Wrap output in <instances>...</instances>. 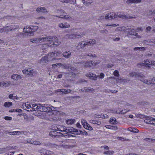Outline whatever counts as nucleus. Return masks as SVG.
<instances>
[{
	"instance_id": "1",
	"label": "nucleus",
	"mask_w": 155,
	"mask_h": 155,
	"mask_svg": "<svg viewBox=\"0 0 155 155\" xmlns=\"http://www.w3.org/2000/svg\"><path fill=\"white\" fill-rule=\"evenodd\" d=\"M32 108L33 110H30V111L38 110L43 111L41 112V114L40 117L42 119H46L49 120L51 121H58L60 120L59 115L60 112L55 110H54V107L48 105H42L40 104H34L32 105Z\"/></svg>"
},
{
	"instance_id": "2",
	"label": "nucleus",
	"mask_w": 155,
	"mask_h": 155,
	"mask_svg": "<svg viewBox=\"0 0 155 155\" xmlns=\"http://www.w3.org/2000/svg\"><path fill=\"white\" fill-rule=\"evenodd\" d=\"M137 16L133 15L129 16L128 15H123V13L118 12L117 13L114 12H111L109 13L106 15L105 18L106 19H114L118 17L121 18L123 19L132 18H135Z\"/></svg>"
},
{
	"instance_id": "3",
	"label": "nucleus",
	"mask_w": 155,
	"mask_h": 155,
	"mask_svg": "<svg viewBox=\"0 0 155 155\" xmlns=\"http://www.w3.org/2000/svg\"><path fill=\"white\" fill-rule=\"evenodd\" d=\"M52 130L56 131L64 132L66 134L68 133H71L73 134L77 133L78 131L76 129L72 127H70L67 129L64 126L61 125H55L52 128Z\"/></svg>"
},
{
	"instance_id": "4",
	"label": "nucleus",
	"mask_w": 155,
	"mask_h": 155,
	"mask_svg": "<svg viewBox=\"0 0 155 155\" xmlns=\"http://www.w3.org/2000/svg\"><path fill=\"white\" fill-rule=\"evenodd\" d=\"M130 75L132 77L138 78L140 80L146 84H155V78L152 79V80H148L147 79H145L143 75H141L140 74H137L134 72H132L130 73Z\"/></svg>"
},
{
	"instance_id": "5",
	"label": "nucleus",
	"mask_w": 155,
	"mask_h": 155,
	"mask_svg": "<svg viewBox=\"0 0 155 155\" xmlns=\"http://www.w3.org/2000/svg\"><path fill=\"white\" fill-rule=\"evenodd\" d=\"M125 28L124 27H119L118 28V30L120 31H125L126 32H128L129 34L131 35H135L136 36L137 38H141V37L138 35V34L136 33L135 31L138 32L140 31H142V29L141 28H138L136 31H135L134 30L133 28H128L127 29H125Z\"/></svg>"
},
{
	"instance_id": "6",
	"label": "nucleus",
	"mask_w": 155,
	"mask_h": 155,
	"mask_svg": "<svg viewBox=\"0 0 155 155\" xmlns=\"http://www.w3.org/2000/svg\"><path fill=\"white\" fill-rule=\"evenodd\" d=\"M59 54H58L57 53L52 52L46 56L42 57L41 60L40 62L42 64L46 63L47 61L54 59H57L56 56H58Z\"/></svg>"
},
{
	"instance_id": "7",
	"label": "nucleus",
	"mask_w": 155,
	"mask_h": 155,
	"mask_svg": "<svg viewBox=\"0 0 155 155\" xmlns=\"http://www.w3.org/2000/svg\"><path fill=\"white\" fill-rule=\"evenodd\" d=\"M23 32L24 34L19 33L18 35H16V36H14L17 38H24L25 36H31L32 35L30 34L31 33V30L30 29V26H27L24 27L23 29Z\"/></svg>"
},
{
	"instance_id": "8",
	"label": "nucleus",
	"mask_w": 155,
	"mask_h": 155,
	"mask_svg": "<svg viewBox=\"0 0 155 155\" xmlns=\"http://www.w3.org/2000/svg\"><path fill=\"white\" fill-rule=\"evenodd\" d=\"M18 28L17 25H11L4 27L0 29V32H7L11 31L14 30Z\"/></svg>"
},
{
	"instance_id": "9",
	"label": "nucleus",
	"mask_w": 155,
	"mask_h": 155,
	"mask_svg": "<svg viewBox=\"0 0 155 155\" xmlns=\"http://www.w3.org/2000/svg\"><path fill=\"white\" fill-rule=\"evenodd\" d=\"M89 41L87 42L84 41L80 43L78 45L77 47L79 48L80 47L82 48L87 45H89L95 43V39H89Z\"/></svg>"
},
{
	"instance_id": "10",
	"label": "nucleus",
	"mask_w": 155,
	"mask_h": 155,
	"mask_svg": "<svg viewBox=\"0 0 155 155\" xmlns=\"http://www.w3.org/2000/svg\"><path fill=\"white\" fill-rule=\"evenodd\" d=\"M144 122L147 124H153L155 125V118L148 116H145Z\"/></svg>"
},
{
	"instance_id": "11",
	"label": "nucleus",
	"mask_w": 155,
	"mask_h": 155,
	"mask_svg": "<svg viewBox=\"0 0 155 155\" xmlns=\"http://www.w3.org/2000/svg\"><path fill=\"white\" fill-rule=\"evenodd\" d=\"M57 12L60 15L59 16V17L60 18H63L66 20L69 19L70 18V16L67 15L63 10H58L57 11Z\"/></svg>"
},
{
	"instance_id": "12",
	"label": "nucleus",
	"mask_w": 155,
	"mask_h": 155,
	"mask_svg": "<svg viewBox=\"0 0 155 155\" xmlns=\"http://www.w3.org/2000/svg\"><path fill=\"white\" fill-rule=\"evenodd\" d=\"M138 65L139 66L140 65L141 66H145L147 67H149V65H155V61H150L149 60H145L144 63H140L138 64Z\"/></svg>"
},
{
	"instance_id": "13",
	"label": "nucleus",
	"mask_w": 155,
	"mask_h": 155,
	"mask_svg": "<svg viewBox=\"0 0 155 155\" xmlns=\"http://www.w3.org/2000/svg\"><path fill=\"white\" fill-rule=\"evenodd\" d=\"M81 122L84 128L90 130H93L92 127L87 123L86 120L84 119H82Z\"/></svg>"
},
{
	"instance_id": "14",
	"label": "nucleus",
	"mask_w": 155,
	"mask_h": 155,
	"mask_svg": "<svg viewBox=\"0 0 155 155\" xmlns=\"http://www.w3.org/2000/svg\"><path fill=\"white\" fill-rule=\"evenodd\" d=\"M41 155H54L52 152L45 149L40 151Z\"/></svg>"
},
{
	"instance_id": "15",
	"label": "nucleus",
	"mask_w": 155,
	"mask_h": 155,
	"mask_svg": "<svg viewBox=\"0 0 155 155\" xmlns=\"http://www.w3.org/2000/svg\"><path fill=\"white\" fill-rule=\"evenodd\" d=\"M53 68H54L55 69L57 68H68V67L65 64H61L60 63H57L55 64H54L52 65Z\"/></svg>"
},
{
	"instance_id": "16",
	"label": "nucleus",
	"mask_w": 155,
	"mask_h": 155,
	"mask_svg": "<svg viewBox=\"0 0 155 155\" xmlns=\"http://www.w3.org/2000/svg\"><path fill=\"white\" fill-rule=\"evenodd\" d=\"M23 73L27 75L32 74L33 70L31 68H27L22 71Z\"/></svg>"
},
{
	"instance_id": "17",
	"label": "nucleus",
	"mask_w": 155,
	"mask_h": 155,
	"mask_svg": "<svg viewBox=\"0 0 155 155\" xmlns=\"http://www.w3.org/2000/svg\"><path fill=\"white\" fill-rule=\"evenodd\" d=\"M36 11L38 13L42 12L45 13L47 12L46 9L45 7H38L36 9Z\"/></svg>"
},
{
	"instance_id": "18",
	"label": "nucleus",
	"mask_w": 155,
	"mask_h": 155,
	"mask_svg": "<svg viewBox=\"0 0 155 155\" xmlns=\"http://www.w3.org/2000/svg\"><path fill=\"white\" fill-rule=\"evenodd\" d=\"M38 29V27L37 26H31L30 29L31 30V33L30 34L33 35L34 32L36 31Z\"/></svg>"
},
{
	"instance_id": "19",
	"label": "nucleus",
	"mask_w": 155,
	"mask_h": 155,
	"mask_svg": "<svg viewBox=\"0 0 155 155\" xmlns=\"http://www.w3.org/2000/svg\"><path fill=\"white\" fill-rule=\"evenodd\" d=\"M56 41L54 42L50 43H48L47 45L50 47H55V45L57 46L60 44L59 41H58V39H56Z\"/></svg>"
},
{
	"instance_id": "20",
	"label": "nucleus",
	"mask_w": 155,
	"mask_h": 155,
	"mask_svg": "<svg viewBox=\"0 0 155 155\" xmlns=\"http://www.w3.org/2000/svg\"><path fill=\"white\" fill-rule=\"evenodd\" d=\"M21 78V76L17 74H13L11 76V78L15 81H18Z\"/></svg>"
},
{
	"instance_id": "21",
	"label": "nucleus",
	"mask_w": 155,
	"mask_h": 155,
	"mask_svg": "<svg viewBox=\"0 0 155 155\" xmlns=\"http://www.w3.org/2000/svg\"><path fill=\"white\" fill-rule=\"evenodd\" d=\"M33 104H30L29 102H26L25 104V106L26 108H25L24 107V108L25 110H26L27 109H29L30 108H31V109L30 110H33V108H32V105Z\"/></svg>"
},
{
	"instance_id": "22",
	"label": "nucleus",
	"mask_w": 155,
	"mask_h": 155,
	"mask_svg": "<svg viewBox=\"0 0 155 155\" xmlns=\"http://www.w3.org/2000/svg\"><path fill=\"white\" fill-rule=\"evenodd\" d=\"M87 76L88 77L91 79L92 80H95L97 78L96 75L91 73H89L87 74Z\"/></svg>"
},
{
	"instance_id": "23",
	"label": "nucleus",
	"mask_w": 155,
	"mask_h": 155,
	"mask_svg": "<svg viewBox=\"0 0 155 155\" xmlns=\"http://www.w3.org/2000/svg\"><path fill=\"white\" fill-rule=\"evenodd\" d=\"M58 26L61 28H67L70 26V25L67 23H65L64 24L61 23L59 24Z\"/></svg>"
},
{
	"instance_id": "24",
	"label": "nucleus",
	"mask_w": 155,
	"mask_h": 155,
	"mask_svg": "<svg viewBox=\"0 0 155 155\" xmlns=\"http://www.w3.org/2000/svg\"><path fill=\"white\" fill-rule=\"evenodd\" d=\"M27 142L28 143L34 144V145H39L41 143L40 142L38 141H33L32 140H28Z\"/></svg>"
},
{
	"instance_id": "25",
	"label": "nucleus",
	"mask_w": 155,
	"mask_h": 155,
	"mask_svg": "<svg viewBox=\"0 0 155 155\" xmlns=\"http://www.w3.org/2000/svg\"><path fill=\"white\" fill-rule=\"evenodd\" d=\"M37 19L39 22L44 23L46 20V18L43 16H41L37 18Z\"/></svg>"
},
{
	"instance_id": "26",
	"label": "nucleus",
	"mask_w": 155,
	"mask_h": 155,
	"mask_svg": "<svg viewBox=\"0 0 155 155\" xmlns=\"http://www.w3.org/2000/svg\"><path fill=\"white\" fill-rule=\"evenodd\" d=\"M57 92H61L66 94L70 93L71 92V90H67L66 89H58L57 90Z\"/></svg>"
},
{
	"instance_id": "27",
	"label": "nucleus",
	"mask_w": 155,
	"mask_h": 155,
	"mask_svg": "<svg viewBox=\"0 0 155 155\" xmlns=\"http://www.w3.org/2000/svg\"><path fill=\"white\" fill-rule=\"evenodd\" d=\"M2 86L4 87H7L11 84V82L9 81H5L2 82Z\"/></svg>"
},
{
	"instance_id": "28",
	"label": "nucleus",
	"mask_w": 155,
	"mask_h": 155,
	"mask_svg": "<svg viewBox=\"0 0 155 155\" xmlns=\"http://www.w3.org/2000/svg\"><path fill=\"white\" fill-rule=\"evenodd\" d=\"M117 83H120L122 84H124L127 81L126 79L123 78H118L117 79Z\"/></svg>"
},
{
	"instance_id": "29",
	"label": "nucleus",
	"mask_w": 155,
	"mask_h": 155,
	"mask_svg": "<svg viewBox=\"0 0 155 155\" xmlns=\"http://www.w3.org/2000/svg\"><path fill=\"white\" fill-rule=\"evenodd\" d=\"M94 65H95V64L92 61L87 62L85 64V66L87 67H91Z\"/></svg>"
},
{
	"instance_id": "30",
	"label": "nucleus",
	"mask_w": 155,
	"mask_h": 155,
	"mask_svg": "<svg viewBox=\"0 0 155 155\" xmlns=\"http://www.w3.org/2000/svg\"><path fill=\"white\" fill-rule=\"evenodd\" d=\"M96 117L97 118H107L108 116L106 114H101L100 115H97Z\"/></svg>"
},
{
	"instance_id": "31",
	"label": "nucleus",
	"mask_w": 155,
	"mask_h": 155,
	"mask_svg": "<svg viewBox=\"0 0 155 155\" xmlns=\"http://www.w3.org/2000/svg\"><path fill=\"white\" fill-rule=\"evenodd\" d=\"M141 2L140 0H128L127 1V3H140Z\"/></svg>"
},
{
	"instance_id": "32",
	"label": "nucleus",
	"mask_w": 155,
	"mask_h": 155,
	"mask_svg": "<svg viewBox=\"0 0 155 155\" xmlns=\"http://www.w3.org/2000/svg\"><path fill=\"white\" fill-rule=\"evenodd\" d=\"M71 54V52L70 51L65 52L63 54L64 56L66 58H68L70 56Z\"/></svg>"
},
{
	"instance_id": "33",
	"label": "nucleus",
	"mask_w": 155,
	"mask_h": 155,
	"mask_svg": "<svg viewBox=\"0 0 155 155\" xmlns=\"http://www.w3.org/2000/svg\"><path fill=\"white\" fill-rule=\"evenodd\" d=\"M75 121L74 119H68L66 120V123L68 124H72Z\"/></svg>"
},
{
	"instance_id": "34",
	"label": "nucleus",
	"mask_w": 155,
	"mask_h": 155,
	"mask_svg": "<svg viewBox=\"0 0 155 155\" xmlns=\"http://www.w3.org/2000/svg\"><path fill=\"white\" fill-rule=\"evenodd\" d=\"M77 36V35H76L75 34H70L69 35H67V37L68 38H70V39H73L75 38H78V37H77L76 36Z\"/></svg>"
},
{
	"instance_id": "35",
	"label": "nucleus",
	"mask_w": 155,
	"mask_h": 155,
	"mask_svg": "<svg viewBox=\"0 0 155 155\" xmlns=\"http://www.w3.org/2000/svg\"><path fill=\"white\" fill-rule=\"evenodd\" d=\"M135 115L136 117H138L140 118H144L145 117V115L142 114L140 113H136Z\"/></svg>"
},
{
	"instance_id": "36",
	"label": "nucleus",
	"mask_w": 155,
	"mask_h": 155,
	"mask_svg": "<svg viewBox=\"0 0 155 155\" xmlns=\"http://www.w3.org/2000/svg\"><path fill=\"white\" fill-rule=\"evenodd\" d=\"M83 2L84 5H88L89 4L92 3V1H90L89 0H83Z\"/></svg>"
},
{
	"instance_id": "37",
	"label": "nucleus",
	"mask_w": 155,
	"mask_h": 155,
	"mask_svg": "<svg viewBox=\"0 0 155 155\" xmlns=\"http://www.w3.org/2000/svg\"><path fill=\"white\" fill-rule=\"evenodd\" d=\"M90 122L91 123L94 124H101V122L100 121L96 120H91Z\"/></svg>"
},
{
	"instance_id": "38",
	"label": "nucleus",
	"mask_w": 155,
	"mask_h": 155,
	"mask_svg": "<svg viewBox=\"0 0 155 155\" xmlns=\"http://www.w3.org/2000/svg\"><path fill=\"white\" fill-rule=\"evenodd\" d=\"M12 105V103L11 102H6L5 103L4 106L5 107H8L11 106Z\"/></svg>"
},
{
	"instance_id": "39",
	"label": "nucleus",
	"mask_w": 155,
	"mask_h": 155,
	"mask_svg": "<svg viewBox=\"0 0 155 155\" xmlns=\"http://www.w3.org/2000/svg\"><path fill=\"white\" fill-rule=\"evenodd\" d=\"M114 153V152L113 151H105L104 154L107 155H112Z\"/></svg>"
},
{
	"instance_id": "40",
	"label": "nucleus",
	"mask_w": 155,
	"mask_h": 155,
	"mask_svg": "<svg viewBox=\"0 0 155 155\" xmlns=\"http://www.w3.org/2000/svg\"><path fill=\"white\" fill-rule=\"evenodd\" d=\"M134 50L135 51H137V50H139V51H143L145 50V48L144 47H135L134 48Z\"/></svg>"
},
{
	"instance_id": "41",
	"label": "nucleus",
	"mask_w": 155,
	"mask_h": 155,
	"mask_svg": "<svg viewBox=\"0 0 155 155\" xmlns=\"http://www.w3.org/2000/svg\"><path fill=\"white\" fill-rule=\"evenodd\" d=\"M58 132L56 131H52L50 132L49 134L51 136H54L57 135L58 134Z\"/></svg>"
},
{
	"instance_id": "42",
	"label": "nucleus",
	"mask_w": 155,
	"mask_h": 155,
	"mask_svg": "<svg viewBox=\"0 0 155 155\" xmlns=\"http://www.w3.org/2000/svg\"><path fill=\"white\" fill-rule=\"evenodd\" d=\"M22 132H20V131H13V132H11V133H12V135H19L20 134H22Z\"/></svg>"
},
{
	"instance_id": "43",
	"label": "nucleus",
	"mask_w": 155,
	"mask_h": 155,
	"mask_svg": "<svg viewBox=\"0 0 155 155\" xmlns=\"http://www.w3.org/2000/svg\"><path fill=\"white\" fill-rule=\"evenodd\" d=\"M134 130H135V128H129L128 129V130L130 131L131 132H133L135 133H137L138 132V131L137 130V131H134Z\"/></svg>"
},
{
	"instance_id": "44",
	"label": "nucleus",
	"mask_w": 155,
	"mask_h": 155,
	"mask_svg": "<svg viewBox=\"0 0 155 155\" xmlns=\"http://www.w3.org/2000/svg\"><path fill=\"white\" fill-rule=\"evenodd\" d=\"M110 123L113 124H114L116 123V119L115 118H110Z\"/></svg>"
},
{
	"instance_id": "45",
	"label": "nucleus",
	"mask_w": 155,
	"mask_h": 155,
	"mask_svg": "<svg viewBox=\"0 0 155 155\" xmlns=\"http://www.w3.org/2000/svg\"><path fill=\"white\" fill-rule=\"evenodd\" d=\"M106 25L109 26H117L119 25L118 24H107Z\"/></svg>"
},
{
	"instance_id": "46",
	"label": "nucleus",
	"mask_w": 155,
	"mask_h": 155,
	"mask_svg": "<svg viewBox=\"0 0 155 155\" xmlns=\"http://www.w3.org/2000/svg\"><path fill=\"white\" fill-rule=\"evenodd\" d=\"M108 128L114 130H116L117 129V127L113 126H110Z\"/></svg>"
},
{
	"instance_id": "47",
	"label": "nucleus",
	"mask_w": 155,
	"mask_h": 155,
	"mask_svg": "<svg viewBox=\"0 0 155 155\" xmlns=\"http://www.w3.org/2000/svg\"><path fill=\"white\" fill-rule=\"evenodd\" d=\"M5 119L6 120H12V118L11 117H9L8 116H6L5 117Z\"/></svg>"
},
{
	"instance_id": "48",
	"label": "nucleus",
	"mask_w": 155,
	"mask_h": 155,
	"mask_svg": "<svg viewBox=\"0 0 155 155\" xmlns=\"http://www.w3.org/2000/svg\"><path fill=\"white\" fill-rule=\"evenodd\" d=\"M117 139L119 140L124 141L126 140V139L124 137H118L117 138Z\"/></svg>"
},
{
	"instance_id": "49",
	"label": "nucleus",
	"mask_w": 155,
	"mask_h": 155,
	"mask_svg": "<svg viewBox=\"0 0 155 155\" xmlns=\"http://www.w3.org/2000/svg\"><path fill=\"white\" fill-rule=\"evenodd\" d=\"M12 99H13L14 100H18L19 99V98L16 95H14L13 97L12 98Z\"/></svg>"
},
{
	"instance_id": "50",
	"label": "nucleus",
	"mask_w": 155,
	"mask_h": 155,
	"mask_svg": "<svg viewBox=\"0 0 155 155\" xmlns=\"http://www.w3.org/2000/svg\"><path fill=\"white\" fill-rule=\"evenodd\" d=\"M88 56L92 58H94L96 57V55L94 54H88Z\"/></svg>"
},
{
	"instance_id": "51",
	"label": "nucleus",
	"mask_w": 155,
	"mask_h": 155,
	"mask_svg": "<svg viewBox=\"0 0 155 155\" xmlns=\"http://www.w3.org/2000/svg\"><path fill=\"white\" fill-rule=\"evenodd\" d=\"M114 75L115 76H116V77H117L119 75V73H118V71H115L114 72Z\"/></svg>"
},
{
	"instance_id": "52",
	"label": "nucleus",
	"mask_w": 155,
	"mask_h": 155,
	"mask_svg": "<svg viewBox=\"0 0 155 155\" xmlns=\"http://www.w3.org/2000/svg\"><path fill=\"white\" fill-rule=\"evenodd\" d=\"M101 148H104L106 150H109V147L107 146H103L101 147Z\"/></svg>"
},
{
	"instance_id": "53",
	"label": "nucleus",
	"mask_w": 155,
	"mask_h": 155,
	"mask_svg": "<svg viewBox=\"0 0 155 155\" xmlns=\"http://www.w3.org/2000/svg\"><path fill=\"white\" fill-rule=\"evenodd\" d=\"M13 111H14V112H20L21 111V110L19 109H13Z\"/></svg>"
},
{
	"instance_id": "54",
	"label": "nucleus",
	"mask_w": 155,
	"mask_h": 155,
	"mask_svg": "<svg viewBox=\"0 0 155 155\" xmlns=\"http://www.w3.org/2000/svg\"><path fill=\"white\" fill-rule=\"evenodd\" d=\"M60 1L61 2L68 3L70 1V0H60Z\"/></svg>"
},
{
	"instance_id": "55",
	"label": "nucleus",
	"mask_w": 155,
	"mask_h": 155,
	"mask_svg": "<svg viewBox=\"0 0 155 155\" xmlns=\"http://www.w3.org/2000/svg\"><path fill=\"white\" fill-rule=\"evenodd\" d=\"M84 90H85L86 91H92L93 90V89L92 88H91L90 89H86V88H84Z\"/></svg>"
},
{
	"instance_id": "56",
	"label": "nucleus",
	"mask_w": 155,
	"mask_h": 155,
	"mask_svg": "<svg viewBox=\"0 0 155 155\" xmlns=\"http://www.w3.org/2000/svg\"><path fill=\"white\" fill-rule=\"evenodd\" d=\"M104 74L103 73H101L100 74V78H104Z\"/></svg>"
},
{
	"instance_id": "57",
	"label": "nucleus",
	"mask_w": 155,
	"mask_h": 155,
	"mask_svg": "<svg viewBox=\"0 0 155 155\" xmlns=\"http://www.w3.org/2000/svg\"><path fill=\"white\" fill-rule=\"evenodd\" d=\"M30 41L33 43H36L38 41V39H30Z\"/></svg>"
},
{
	"instance_id": "58",
	"label": "nucleus",
	"mask_w": 155,
	"mask_h": 155,
	"mask_svg": "<svg viewBox=\"0 0 155 155\" xmlns=\"http://www.w3.org/2000/svg\"><path fill=\"white\" fill-rule=\"evenodd\" d=\"M13 96L14 95L13 94H10L8 96V97L9 99H12Z\"/></svg>"
},
{
	"instance_id": "59",
	"label": "nucleus",
	"mask_w": 155,
	"mask_h": 155,
	"mask_svg": "<svg viewBox=\"0 0 155 155\" xmlns=\"http://www.w3.org/2000/svg\"><path fill=\"white\" fill-rule=\"evenodd\" d=\"M76 126L77 127H78V128H81V125L79 123H78L76 124Z\"/></svg>"
},
{
	"instance_id": "60",
	"label": "nucleus",
	"mask_w": 155,
	"mask_h": 155,
	"mask_svg": "<svg viewBox=\"0 0 155 155\" xmlns=\"http://www.w3.org/2000/svg\"><path fill=\"white\" fill-rule=\"evenodd\" d=\"M53 38H51V37H43L42 38H41V39H53Z\"/></svg>"
},
{
	"instance_id": "61",
	"label": "nucleus",
	"mask_w": 155,
	"mask_h": 155,
	"mask_svg": "<svg viewBox=\"0 0 155 155\" xmlns=\"http://www.w3.org/2000/svg\"><path fill=\"white\" fill-rule=\"evenodd\" d=\"M151 29V27L150 26L147 27L146 28V30L147 31H150Z\"/></svg>"
},
{
	"instance_id": "62",
	"label": "nucleus",
	"mask_w": 155,
	"mask_h": 155,
	"mask_svg": "<svg viewBox=\"0 0 155 155\" xmlns=\"http://www.w3.org/2000/svg\"><path fill=\"white\" fill-rule=\"evenodd\" d=\"M129 117L131 118H133L134 117V116L131 114H130L129 115Z\"/></svg>"
},
{
	"instance_id": "63",
	"label": "nucleus",
	"mask_w": 155,
	"mask_h": 155,
	"mask_svg": "<svg viewBox=\"0 0 155 155\" xmlns=\"http://www.w3.org/2000/svg\"><path fill=\"white\" fill-rule=\"evenodd\" d=\"M152 15H155V10L153 11V12H152Z\"/></svg>"
},
{
	"instance_id": "64",
	"label": "nucleus",
	"mask_w": 155,
	"mask_h": 155,
	"mask_svg": "<svg viewBox=\"0 0 155 155\" xmlns=\"http://www.w3.org/2000/svg\"><path fill=\"white\" fill-rule=\"evenodd\" d=\"M113 66V65L112 64H108V66H107V67H108V68H110L112 66Z\"/></svg>"
}]
</instances>
